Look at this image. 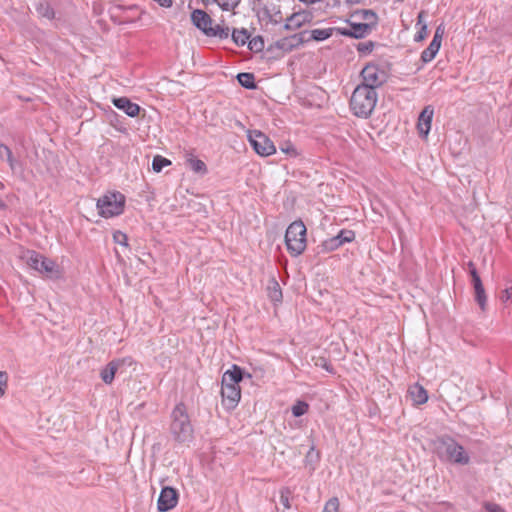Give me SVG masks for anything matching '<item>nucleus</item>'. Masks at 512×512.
Wrapping results in <instances>:
<instances>
[{
    "instance_id": "f257e3e1",
    "label": "nucleus",
    "mask_w": 512,
    "mask_h": 512,
    "mask_svg": "<svg viewBox=\"0 0 512 512\" xmlns=\"http://www.w3.org/2000/svg\"><path fill=\"white\" fill-rule=\"evenodd\" d=\"M242 378V370L236 365L233 366L232 370H227L222 376V403L227 409H234L240 401L241 390L239 383Z\"/></svg>"
},
{
    "instance_id": "f03ea898",
    "label": "nucleus",
    "mask_w": 512,
    "mask_h": 512,
    "mask_svg": "<svg viewBox=\"0 0 512 512\" xmlns=\"http://www.w3.org/2000/svg\"><path fill=\"white\" fill-rule=\"evenodd\" d=\"M378 95L376 90L366 86H357L350 98V108L359 118H368L375 109Z\"/></svg>"
},
{
    "instance_id": "7ed1b4c3",
    "label": "nucleus",
    "mask_w": 512,
    "mask_h": 512,
    "mask_svg": "<svg viewBox=\"0 0 512 512\" xmlns=\"http://www.w3.org/2000/svg\"><path fill=\"white\" fill-rule=\"evenodd\" d=\"M438 456L446 461L459 465H467L470 461L469 454L464 447L451 437H441L436 441Z\"/></svg>"
},
{
    "instance_id": "20e7f679",
    "label": "nucleus",
    "mask_w": 512,
    "mask_h": 512,
    "mask_svg": "<svg viewBox=\"0 0 512 512\" xmlns=\"http://www.w3.org/2000/svg\"><path fill=\"white\" fill-rule=\"evenodd\" d=\"M171 418V433L173 438L179 443L190 441L193 437V428L183 403H179L175 406Z\"/></svg>"
},
{
    "instance_id": "39448f33",
    "label": "nucleus",
    "mask_w": 512,
    "mask_h": 512,
    "mask_svg": "<svg viewBox=\"0 0 512 512\" xmlns=\"http://www.w3.org/2000/svg\"><path fill=\"white\" fill-rule=\"evenodd\" d=\"M96 207L100 216L112 218L123 213L125 207V196L120 192H107L98 200Z\"/></svg>"
},
{
    "instance_id": "423d86ee",
    "label": "nucleus",
    "mask_w": 512,
    "mask_h": 512,
    "mask_svg": "<svg viewBox=\"0 0 512 512\" xmlns=\"http://www.w3.org/2000/svg\"><path fill=\"white\" fill-rule=\"evenodd\" d=\"M287 250L293 256L300 255L306 248V227L302 221L291 223L285 233Z\"/></svg>"
},
{
    "instance_id": "0eeeda50",
    "label": "nucleus",
    "mask_w": 512,
    "mask_h": 512,
    "mask_svg": "<svg viewBox=\"0 0 512 512\" xmlns=\"http://www.w3.org/2000/svg\"><path fill=\"white\" fill-rule=\"evenodd\" d=\"M27 264L41 274H46L50 277H56L58 275V269L55 261L46 258L35 251L28 252Z\"/></svg>"
},
{
    "instance_id": "6e6552de",
    "label": "nucleus",
    "mask_w": 512,
    "mask_h": 512,
    "mask_svg": "<svg viewBox=\"0 0 512 512\" xmlns=\"http://www.w3.org/2000/svg\"><path fill=\"white\" fill-rule=\"evenodd\" d=\"M363 83L359 86L376 89L387 81V73L384 69L375 64H367L361 71Z\"/></svg>"
},
{
    "instance_id": "1a4fd4ad",
    "label": "nucleus",
    "mask_w": 512,
    "mask_h": 512,
    "mask_svg": "<svg viewBox=\"0 0 512 512\" xmlns=\"http://www.w3.org/2000/svg\"><path fill=\"white\" fill-rule=\"evenodd\" d=\"M248 139L255 152L260 156H270L276 152L274 143L261 131H249Z\"/></svg>"
},
{
    "instance_id": "9d476101",
    "label": "nucleus",
    "mask_w": 512,
    "mask_h": 512,
    "mask_svg": "<svg viewBox=\"0 0 512 512\" xmlns=\"http://www.w3.org/2000/svg\"><path fill=\"white\" fill-rule=\"evenodd\" d=\"M132 364L131 357L112 360L101 370L100 377L105 384H111L120 367L124 365L131 366Z\"/></svg>"
},
{
    "instance_id": "9b49d317",
    "label": "nucleus",
    "mask_w": 512,
    "mask_h": 512,
    "mask_svg": "<svg viewBox=\"0 0 512 512\" xmlns=\"http://www.w3.org/2000/svg\"><path fill=\"white\" fill-rule=\"evenodd\" d=\"M178 503V492L172 487L162 488L157 506L160 512H167L173 509Z\"/></svg>"
},
{
    "instance_id": "f8f14e48",
    "label": "nucleus",
    "mask_w": 512,
    "mask_h": 512,
    "mask_svg": "<svg viewBox=\"0 0 512 512\" xmlns=\"http://www.w3.org/2000/svg\"><path fill=\"white\" fill-rule=\"evenodd\" d=\"M444 30L441 26L437 27L434 37L429 46L422 52L421 59L427 63L432 61L438 53L443 38Z\"/></svg>"
},
{
    "instance_id": "ddd939ff",
    "label": "nucleus",
    "mask_w": 512,
    "mask_h": 512,
    "mask_svg": "<svg viewBox=\"0 0 512 512\" xmlns=\"http://www.w3.org/2000/svg\"><path fill=\"white\" fill-rule=\"evenodd\" d=\"M371 31L369 23H353L349 28H339L337 33L343 36L353 37L356 39L365 37Z\"/></svg>"
},
{
    "instance_id": "4468645a",
    "label": "nucleus",
    "mask_w": 512,
    "mask_h": 512,
    "mask_svg": "<svg viewBox=\"0 0 512 512\" xmlns=\"http://www.w3.org/2000/svg\"><path fill=\"white\" fill-rule=\"evenodd\" d=\"M433 115L434 109L432 106H426L419 115L417 124L418 131L420 135L424 136L425 138L430 132Z\"/></svg>"
},
{
    "instance_id": "2eb2a0df",
    "label": "nucleus",
    "mask_w": 512,
    "mask_h": 512,
    "mask_svg": "<svg viewBox=\"0 0 512 512\" xmlns=\"http://www.w3.org/2000/svg\"><path fill=\"white\" fill-rule=\"evenodd\" d=\"M192 23L204 34H209L208 29L212 28L211 17L203 10L196 9L191 14Z\"/></svg>"
},
{
    "instance_id": "dca6fc26",
    "label": "nucleus",
    "mask_w": 512,
    "mask_h": 512,
    "mask_svg": "<svg viewBox=\"0 0 512 512\" xmlns=\"http://www.w3.org/2000/svg\"><path fill=\"white\" fill-rule=\"evenodd\" d=\"M112 103L130 117H136L140 112V106L131 102L127 97L113 98Z\"/></svg>"
},
{
    "instance_id": "f3484780",
    "label": "nucleus",
    "mask_w": 512,
    "mask_h": 512,
    "mask_svg": "<svg viewBox=\"0 0 512 512\" xmlns=\"http://www.w3.org/2000/svg\"><path fill=\"white\" fill-rule=\"evenodd\" d=\"M408 393L413 403L416 405H422L426 403L428 400V393L426 389L418 383H415L412 386H410Z\"/></svg>"
},
{
    "instance_id": "a211bd4d",
    "label": "nucleus",
    "mask_w": 512,
    "mask_h": 512,
    "mask_svg": "<svg viewBox=\"0 0 512 512\" xmlns=\"http://www.w3.org/2000/svg\"><path fill=\"white\" fill-rule=\"evenodd\" d=\"M260 18L262 20H267L272 24H278L282 21L283 17L281 11L277 9L275 6H273L271 8L265 7L262 11Z\"/></svg>"
},
{
    "instance_id": "6ab92c4d",
    "label": "nucleus",
    "mask_w": 512,
    "mask_h": 512,
    "mask_svg": "<svg viewBox=\"0 0 512 512\" xmlns=\"http://www.w3.org/2000/svg\"><path fill=\"white\" fill-rule=\"evenodd\" d=\"M302 39L298 34H294L290 37L280 39L276 42V47L282 50L290 51L294 47L301 44Z\"/></svg>"
},
{
    "instance_id": "aec40b11",
    "label": "nucleus",
    "mask_w": 512,
    "mask_h": 512,
    "mask_svg": "<svg viewBox=\"0 0 512 512\" xmlns=\"http://www.w3.org/2000/svg\"><path fill=\"white\" fill-rule=\"evenodd\" d=\"M306 20V16L302 13L292 14L287 18V21L284 25V29L286 30H295L300 28Z\"/></svg>"
},
{
    "instance_id": "412c9836",
    "label": "nucleus",
    "mask_w": 512,
    "mask_h": 512,
    "mask_svg": "<svg viewBox=\"0 0 512 512\" xmlns=\"http://www.w3.org/2000/svg\"><path fill=\"white\" fill-rule=\"evenodd\" d=\"M336 27L333 28H324V29H313L311 31V38L315 41H323L328 39L333 35L334 32L337 33Z\"/></svg>"
},
{
    "instance_id": "4be33fe9",
    "label": "nucleus",
    "mask_w": 512,
    "mask_h": 512,
    "mask_svg": "<svg viewBox=\"0 0 512 512\" xmlns=\"http://www.w3.org/2000/svg\"><path fill=\"white\" fill-rule=\"evenodd\" d=\"M187 163H188L189 167L195 173L202 174V175L207 173V166H206V164L202 160H200L198 158H195L192 155H190L187 158Z\"/></svg>"
},
{
    "instance_id": "5701e85b",
    "label": "nucleus",
    "mask_w": 512,
    "mask_h": 512,
    "mask_svg": "<svg viewBox=\"0 0 512 512\" xmlns=\"http://www.w3.org/2000/svg\"><path fill=\"white\" fill-rule=\"evenodd\" d=\"M237 79H238V82L240 83V85L246 89H255L256 88L255 77H254V74H252V73H246V72L239 73L237 75Z\"/></svg>"
},
{
    "instance_id": "b1692460",
    "label": "nucleus",
    "mask_w": 512,
    "mask_h": 512,
    "mask_svg": "<svg viewBox=\"0 0 512 512\" xmlns=\"http://www.w3.org/2000/svg\"><path fill=\"white\" fill-rule=\"evenodd\" d=\"M36 11L41 17L49 20L53 19L55 16L53 8L47 2L39 3L36 7Z\"/></svg>"
},
{
    "instance_id": "393cba45",
    "label": "nucleus",
    "mask_w": 512,
    "mask_h": 512,
    "mask_svg": "<svg viewBox=\"0 0 512 512\" xmlns=\"http://www.w3.org/2000/svg\"><path fill=\"white\" fill-rule=\"evenodd\" d=\"M209 31V34H207V36H210V37H218L220 39H226L228 38L229 36V28L228 27H223L221 25H215V26H212L211 29H208Z\"/></svg>"
},
{
    "instance_id": "a878e982",
    "label": "nucleus",
    "mask_w": 512,
    "mask_h": 512,
    "mask_svg": "<svg viewBox=\"0 0 512 512\" xmlns=\"http://www.w3.org/2000/svg\"><path fill=\"white\" fill-rule=\"evenodd\" d=\"M232 39L238 46H243L249 39V34L246 29H234L232 32Z\"/></svg>"
},
{
    "instance_id": "bb28decb",
    "label": "nucleus",
    "mask_w": 512,
    "mask_h": 512,
    "mask_svg": "<svg viewBox=\"0 0 512 512\" xmlns=\"http://www.w3.org/2000/svg\"><path fill=\"white\" fill-rule=\"evenodd\" d=\"M309 405L304 401H297L291 408L294 417H300L308 412Z\"/></svg>"
},
{
    "instance_id": "cd10ccee",
    "label": "nucleus",
    "mask_w": 512,
    "mask_h": 512,
    "mask_svg": "<svg viewBox=\"0 0 512 512\" xmlns=\"http://www.w3.org/2000/svg\"><path fill=\"white\" fill-rule=\"evenodd\" d=\"M171 164V161L168 160L167 158H164L160 155H157L153 158V161H152V169L155 171V172H160L164 167L168 166Z\"/></svg>"
},
{
    "instance_id": "c85d7f7f",
    "label": "nucleus",
    "mask_w": 512,
    "mask_h": 512,
    "mask_svg": "<svg viewBox=\"0 0 512 512\" xmlns=\"http://www.w3.org/2000/svg\"><path fill=\"white\" fill-rule=\"evenodd\" d=\"M0 158L6 159L9 162L10 167L14 168V160L12 156V151L5 144H0Z\"/></svg>"
},
{
    "instance_id": "c756f323",
    "label": "nucleus",
    "mask_w": 512,
    "mask_h": 512,
    "mask_svg": "<svg viewBox=\"0 0 512 512\" xmlns=\"http://www.w3.org/2000/svg\"><path fill=\"white\" fill-rule=\"evenodd\" d=\"M336 237L341 240L342 245L345 243L352 242L355 239V233L352 230H341Z\"/></svg>"
},
{
    "instance_id": "7c9ffc66",
    "label": "nucleus",
    "mask_w": 512,
    "mask_h": 512,
    "mask_svg": "<svg viewBox=\"0 0 512 512\" xmlns=\"http://www.w3.org/2000/svg\"><path fill=\"white\" fill-rule=\"evenodd\" d=\"M241 0H212L217 3L223 10L230 11L238 6Z\"/></svg>"
},
{
    "instance_id": "2f4dec72",
    "label": "nucleus",
    "mask_w": 512,
    "mask_h": 512,
    "mask_svg": "<svg viewBox=\"0 0 512 512\" xmlns=\"http://www.w3.org/2000/svg\"><path fill=\"white\" fill-rule=\"evenodd\" d=\"M248 47L250 50L255 51V52L262 51L264 49V41H263L262 37L257 36V37H254L253 39H251L248 42Z\"/></svg>"
},
{
    "instance_id": "473e14b6",
    "label": "nucleus",
    "mask_w": 512,
    "mask_h": 512,
    "mask_svg": "<svg viewBox=\"0 0 512 512\" xmlns=\"http://www.w3.org/2000/svg\"><path fill=\"white\" fill-rule=\"evenodd\" d=\"M323 246L328 251H333L342 246L341 240H339L336 236L331 237L323 242Z\"/></svg>"
},
{
    "instance_id": "72a5a7b5",
    "label": "nucleus",
    "mask_w": 512,
    "mask_h": 512,
    "mask_svg": "<svg viewBox=\"0 0 512 512\" xmlns=\"http://www.w3.org/2000/svg\"><path fill=\"white\" fill-rule=\"evenodd\" d=\"M474 291H475V300L479 304L481 310H485L487 298H486L484 287L475 289Z\"/></svg>"
},
{
    "instance_id": "f704fd0d",
    "label": "nucleus",
    "mask_w": 512,
    "mask_h": 512,
    "mask_svg": "<svg viewBox=\"0 0 512 512\" xmlns=\"http://www.w3.org/2000/svg\"><path fill=\"white\" fill-rule=\"evenodd\" d=\"M290 496L291 491L289 488H283L280 491V503L283 505L285 509H290Z\"/></svg>"
},
{
    "instance_id": "c9c22d12",
    "label": "nucleus",
    "mask_w": 512,
    "mask_h": 512,
    "mask_svg": "<svg viewBox=\"0 0 512 512\" xmlns=\"http://www.w3.org/2000/svg\"><path fill=\"white\" fill-rule=\"evenodd\" d=\"M323 512H339V500L337 497L330 498L323 509Z\"/></svg>"
},
{
    "instance_id": "e433bc0d",
    "label": "nucleus",
    "mask_w": 512,
    "mask_h": 512,
    "mask_svg": "<svg viewBox=\"0 0 512 512\" xmlns=\"http://www.w3.org/2000/svg\"><path fill=\"white\" fill-rule=\"evenodd\" d=\"M113 240L116 244H119L124 247H128V237L127 235L122 231H115L113 233Z\"/></svg>"
},
{
    "instance_id": "4c0bfd02",
    "label": "nucleus",
    "mask_w": 512,
    "mask_h": 512,
    "mask_svg": "<svg viewBox=\"0 0 512 512\" xmlns=\"http://www.w3.org/2000/svg\"><path fill=\"white\" fill-rule=\"evenodd\" d=\"M280 150L285 154H288L292 157H296L298 155L297 150L293 144L290 142L284 143L280 146Z\"/></svg>"
},
{
    "instance_id": "58836bf2",
    "label": "nucleus",
    "mask_w": 512,
    "mask_h": 512,
    "mask_svg": "<svg viewBox=\"0 0 512 512\" xmlns=\"http://www.w3.org/2000/svg\"><path fill=\"white\" fill-rule=\"evenodd\" d=\"M270 298L273 301H280L282 298V292H281V290L279 288V284L277 282H273V287L271 288V291H270Z\"/></svg>"
},
{
    "instance_id": "ea45409f",
    "label": "nucleus",
    "mask_w": 512,
    "mask_h": 512,
    "mask_svg": "<svg viewBox=\"0 0 512 512\" xmlns=\"http://www.w3.org/2000/svg\"><path fill=\"white\" fill-rule=\"evenodd\" d=\"M318 460H319V453L315 452V448H314V446H312L306 455V462L307 463L317 462Z\"/></svg>"
},
{
    "instance_id": "a19ab883",
    "label": "nucleus",
    "mask_w": 512,
    "mask_h": 512,
    "mask_svg": "<svg viewBox=\"0 0 512 512\" xmlns=\"http://www.w3.org/2000/svg\"><path fill=\"white\" fill-rule=\"evenodd\" d=\"M470 276L472 278V285L474 287V290L483 287V284H482V281H481V278H480L478 272H473L472 275H470Z\"/></svg>"
},
{
    "instance_id": "79ce46f5",
    "label": "nucleus",
    "mask_w": 512,
    "mask_h": 512,
    "mask_svg": "<svg viewBox=\"0 0 512 512\" xmlns=\"http://www.w3.org/2000/svg\"><path fill=\"white\" fill-rule=\"evenodd\" d=\"M484 508L487 512H504V510L495 503L487 502L484 504Z\"/></svg>"
},
{
    "instance_id": "37998d69",
    "label": "nucleus",
    "mask_w": 512,
    "mask_h": 512,
    "mask_svg": "<svg viewBox=\"0 0 512 512\" xmlns=\"http://www.w3.org/2000/svg\"><path fill=\"white\" fill-rule=\"evenodd\" d=\"M7 386V375L4 372H0V397L4 395Z\"/></svg>"
},
{
    "instance_id": "c03bdc74",
    "label": "nucleus",
    "mask_w": 512,
    "mask_h": 512,
    "mask_svg": "<svg viewBox=\"0 0 512 512\" xmlns=\"http://www.w3.org/2000/svg\"><path fill=\"white\" fill-rule=\"evenodd\" d=\"M427 35V27L423 25L420 31L415 35V41H422Z\"/></svg>"
},
{
    "instance_id": "a18cd8bd",
    "label": "nucleus",
    "mask_w": 512,
    "mask_h": 512,
    "mask_svg": "<svg viewBox=\"0 0 512 512\" xmlns=\"http://www.w3.org/2000/svg\"><path fill=\"white\" fill-rule=\"evenodd\" d=\"M376 18V14L371 10L364 11V19L367 21L374 20Z\"/></svg>"
},
{
    "instance_id": "49530a36",
    "label": "nucleus",
    "mask_w": 512,
    "mask_h": 512,
    "mask_svg": "<svg viewBox=\"0 0 512 512\" xmlns=\"http://www.w3.org/2000/svg\"><path fill=\"white\" fill-rule=\"evenodd\" d=\"M372 46H373V45H372V43H371V42H370L368 45H366V44H360V45L358 46V50H359V51H364V50H365V51H371Z\"/></svg>"
},
{
    "instance_id": "de8ad7c7",
    "label": "nucleus",
    "mask_w": 512,
    "mask_h": 512,
    "mask_svg": "<svg viewBox=\"0 0 512 512\" xmlns=\"http://www.w3.org/2000/svg\"><path fill=\"white\" fill-rule=\"evenodd\" d=\"M467 267H468V272L470 275H472L473 272H477V269L472 261H469L467 263Z\"/></svg>"
},
{
    "instance_id": "09e8293b",
    "label": "nucleus",
    "mask_w": 512,
    "mask_h": 512,
    "mask_svg": "<svg viewBox=\"0 0 512 512\" xmlns=\"http://www.w3.org/2000/svg\"><path fill=\"white\" fill-rule=\"evenodd\" d=\"M505 297H506V299H509L512 297V286L505 290Z\"/></svg>"
},
{
    "instance_id": "8fccbe9b",
    "label": "nucleus",
    "mask_w": 512,
    "mask_h": 512,
    "mask_svg": "<svg viewBox=\"0 0 512 512\" xmlns=\"http://www.w3.org/2000/svg\"><path fill=\"white\" fill-rule=\"evenodd\" d=\"M202 2H203L204 4H208V3L212 2V0H202Z\"/></svg>"
},
{
    "instance_id": "3c124183",
    "label": "nucleus",
    "mask_w": 512,
    "mask_h": 512,
    "mask_svg": "<svg viewBox=\"0 0 512 512\" xmlns=\"http://www.w3.org/2000/svg\"><path fill=\"white\" fill-rule=\"evenodd\" d=\"M418 18H419V22H420L421 18H422V13L419 14Z\"/></svg>"
}]
</instances>
